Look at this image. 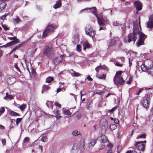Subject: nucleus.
<instances>
[{"label":"nucleus","instance_id":"57","mask_svg":"<svg viewBox=\"0 0 153 153\" xmlns=\"http://www.w3.org/2000/svg\"><path fill=\"white\" fill-rule=\"evenodd\" d=\"M36 7L37 8V9L38 10L40 11L42 10V7L41 6H39V5H37V6H36Z\"/></svg>","mask_w":153,"mask_h":153},{"label":"nucleus","instance_id":"38","mask_svg":"<svg viewBox=\"0 0 153 153\" xmlns=\"http://www.w3.org/2000/svg\"><path fill=\"white\" fill-rule=\"evenodd\" d=\"M41 140L42 142H45L47 140V138L46 136H43L41 138Z\"/></svg>","mask_w":153,"mask_h":153},{"label":"nucleus","instance_id":"52","mask_svg":"<svg viewBox=\"0 0 153 153\" xmlns=\"http://www.w3.org/2000/svg\"><path fill=\"white\" fill-rule=\"evenodd\" d=\"M54 105H55L56 106L59 107H61V105L60 104L57 103V102H56L54 103Z\"/></svg>","mask_w":153,"mask_h":153},{"label":"nucleus","instance_id":"13","mask_svg":"<svg viewBox=\"0 0 153 153\" xmlns=\"http://www.w3.org/2000/svg\"><path fill=\"white\" fill-rule=\"evenodd\" d=\"M116 42V40L114 38H111L108 41V45L109 47L114 45Z\"/></svg>","mask_w":153,"mask_h":153},{"label":"nucleus","instance_id":"10","mask_svg":"<svg viewBox=\"0 0 153 153\" xmlns=\"http://www.w3.org/2000/svg\"><path fill=\"white\" fill-rule=\"evenodd\" d=\"M147 27L151 28L153 27V16L149 17V21L147 24Z\"/></svg>","mask_w":153,"mask_h":153},{"label":"nucleus","instance_id":"14","mask_svg":"<svg viewBox=\"0 0 153 153\" xmlns=\"http://www.w3.org/2000/svg\"><path fill=\"white\" fill-rule=\"evenodd\" d=\"M61 1L60 0H58L56 1L55 4L53 5V7L55 9H56L60 7L61 6Z\"/></svg>","mask_w":153,"mask_h":153},{"label":"nucleus","instance_id":"31","mask_svg":"<svg viewBox=\"0 0 153 153\" xmlns=\"http://www.w3.org/2000/svg\"><path fill=\"white\" fill-rule=\"evenodd\" d=\"M12 42H10L7 43L6 45H3L1 46H0V48H3V47L6 48V47H7L9 46H11V45H10V44H12Z\"/></svg>","mask_w":153,"mask_h":153},{"label":"nucleus","instance_id":"39","mask_svg":"<svg viewBox=\"0 0 153 153\" xmlns=\"http://www.w3.org/2000/svg\"><path fill=\"white\" fill-rule=\"evenodd\" d=\"M59 58H56L54 60V63L55 64H58L60 61H61V60L59 59Z\"/></svg>","mask_w":153,"mask_h":153},{"label":"nucleus","instance_id":"30","mask_svg":"<svg viewBox=\"0 0 153 153\" xmlns=\"http://www.w3.org/2000/svg\"><path fill=\"white\" fill-rule=\"evenodd\" d=\"M11 42H13L12 43L10 44V45L11 46L19 42V40L18 39H17L16 37V39H15L14 41H12Z\"/></svg>","mask_w":153,"mask_h":153},{"label":"nucleus","instance_id":"43","mask_svg":"<svg viewBox=\"0 0 153 153\" xmlns=\"http://www.w3.org/2000/svg\"><path fill=\"white\" fill-rule=\"evenodd\" d=\"M143 89L140 88L139 91H137L136 92V94L137 95H138L140 94V93L143 90Z\"/></svg>","mask_w":153,"mask_h":153},{"label":"nucleus","instance_id":"3","mask_svg":"<svg viewBox=\"0 0 153 153\" xmlns=\"http://www.w3.org/2000/svg\"><path fill=\"white\" fill-rule=\"evenodd\" d=\"M123 72L122 71L117 72L114 77V83L117 86L122 85L124 83L125 81L123 80V78L121 76L122 73Z\"/></svg>","mask_w":153,"mask_h":153},{"label":"nucleus","instance_id":"33","mask_svg":"<svg viewBox=\"0 0 153 153\" xmlns=\"http://www.w3.org/2000/svg\"><path fill=\"white\" fill-rule=\"evenodd\" d=\"M42 88L43 91H45L49 89H50V87L48 85H43Z\"/></svg>","mask_w":153,"mask_h":153},{"label":"nucleus","instance_id":"42","mask_svg":"<svg viewBox=\"0 0 153 153\" xmlns=\"http://www.w3.org/2000/svg\"><path fill=\"white\" fill-rule=\"evenodd\" d=\"M113 25L115 26H120L121 25L120 24H119L117 21L113 22Z\"/></svg>","mask_w":153,"mask_h":153},{"label":"nucleus","instance_id":"22","mask_svg":"<svg viewBox=\"0 0 153 153\" xmlns=\"http://www.w3.org/2000/svg\"><path fill=\"white\" fill-rule=\"evenodd\" d=\"M13 23L14 24L18 23L20 22L21 21V20L19 19V17L18 16H17L16 18L13 19Z\"/></svg>","mask_w":153,"mask_h":153},{"label":"nucleus","instance_id":"29","mask_svg":"<svg viewBox=\"0 0 153 153\" xmlns=\"http://www.w3.org/2000/svg\"><path fill=\"white\" fill-rule=\"evenodd\" d=\"M80 144L81 146L83 148V150L85 149L84 148V146L85 144V141L84 140H82L80 141Z\"/></svg>","mask_w":153,"mask_h":153},{"label":"nucleus","instance_id":"56","mask_svg":"<svg viewBox=\"0 0 153 153\" xmlns=\"http://www.w3.org/2000/svg\"><path fill=\"white\" fill-rule=\"evenodd\" d=\"M3 146H4L6 144V140L5 139H3L1 140Z\"/></svg>","mask_w":153,"mask_h":153},{"label":"nucleus","instance_id":"26","mask_svg":"<svg viewBox=\"0 0 153 153\" xmlns=\"http://www.w3.org/2000/svg\"><path fill=\"white\" fill-rule=\"evenodd\" d=\"M9 114L10 115L12 116L19 115V114L17 113L12 110L10 111Z\"/></svg>","mask_w":153,"mask_h":153},{"label":"nucleus","instance_id":"50","mask_svg":"<svg viewBox=\"0 0 153 153\" xmlns=\"http://www.w3.org/2000/svg\"><path fill=\"white\" fill-rule=\"evenodd\" d=\"M113 147V145L110 143H109L108 144L107 146V147L110 148V149Z\"/></svg>","mask_w":153,"mask_h":153},{"label":"nucleus","instance_id":"41","mask_svg":"<svg viewBox=\"0 0 153 153\" xmlns=\"http://www.w3.org/2000/svg\"><path fill=\"white\" fill-rule=\"evenodd\" d=\"M97 76L98 78L100 79H105V76L104 74H103V75H97Z\"/></svg>","mask_w":153,"mask_h":153},{"label":"nucleus","instance_id":"16","mask_svg":"<svg viewBox=\"0 0 153 153\" xmlns=\"http://www.w3.org/2000/svg\"><path fill=\"white\" fill-rule=\"evenodd\" d=\"M7 4L4 2L0 3V11L4 9L6 6Z\"/></svg>","mask_w":153,"mask_h":153},{"label":"nucleus","instance_id":"19","mask_svg":"<svg viewBox=\"0 0 153 153\" xmlns=\"http://www.w3.org/2000/svg\"><path fill=\"white\" fill-rule=\"evenodd\" d=\"M70 71H72L74 72L73 73H71V76L73 77L78 76H79L80 75V74L78 72H76L75 71H74L72 69H71L70 70Z\"/></svg>","mask_w":153,"mask_h":153},{"label":"nucleus","instance_id":"51","mask_svg":"<svg viewBox=\"0 0 153 153\" xmlns=\"http://www.w3.org/2000/svg\"><path fill=\"white\" fill-rule=\"evenodd\" d=\"M14 66L16 68V69L19 72H20V70L19 68L18 67L16 64H15L14 65Z\"/></svg>","mask_w":153,"mask_h":153},{"label":"nucleus","instance_id":"7","mask_svg":"<svg viewBox=\"0 0 153 153\" xmlns=\"http://www.w3.org/2000/svg\"><path fill=\"white\" fill-rule=\"evenodd\" d=\"M141 68L144 71H147L151 75H153V66L152 64L149 66L145 65H142Z\"/></svg>","mask_w":153,"mask_h":153},{"label":"nucleus","instance_id":"4","mask_svg":"<svg viewBox=\"0 0 153 153\" xmlns=\"http://www.w3.org/2000/svg\"><path fill=\"white\" fill-rule=\"evenodd\" d=\"M86 35L92 37L93 39L94 37L96 34V31L94 30L89 24L87 25L85 28Z\"/></svg>","mask_w":153,"mask_h":153},{"label":"nucleus","instance_id":"23","mask_svg":"<svg viewBox=\"0 0 153 153\" xmlns=\"http://www.w3.org/2000/svg\"><path fill=\"white\" fill-rule=\"evenodd\" d=\"M23 42H22L21 43L17 45H16L12 50V51L11 52V53L15 51L18 48H19L21 47L22 46Z\"/></svg>","mask_w":153,"mask_h":153},{"label":"nucleus","instance_id":"61","mask_svg":"<svg viewBox=\"0 0 153 153\" xmlns=\"http://www.w3.org/2000/svg\"><path fill=\"white\" fill-rule=\"evenodd\" d=\"M116 65L117 66L119 67H122L123 66V65L122 64H120L118 63H116Z\"/></svg>","mask_w":153,"mask_h":153},{"label":"nucleus","instance_id":"58","mask_svg":"<svg viewBox=\"0 0 153 153\" xmlns=\"http://www.w3.org/2000/svg\"><path fill=\"white\" fill-rule=\"evenodd\" d=\"M8 38L10 40H13V41H14V39H16V37L14 36V37H8Z\"/></svg>","mask_w":153,"mask_h":153},{"label":"nucleus","instance_id":"1","mask_svg":"<svg viewBox=\"0 0 153 153\" xmlns=\"http://www.w3.org/2000/svg\"><path fill=\"white\" fill-rule=\"evenodd\" d=\"M139 23L138 25L137 20L133 22V32L129 33L127 36V40L129 43L132 41H133L134 43L137 39V36L138 35L139 39L137 43V47L144 45V41L146 38V36L140 30L141 28L140 20Z\"/></svg>","mask_w":153,"mask_h":153},{"label":"nucleus","instance_id":"40","mask_svg":"<svg viewBox=\"0 0 153 153\" xmlns=\"http://www.w3.org/2000/svg\"><path fill=\"white\" fill-rule=\"evenodd\" d=\"M132 80V78L130 77L129 78V79L126 81V83L128 84H130Z\"/></svg>","mask_w":153,"mask_h":153},{"label":"nucleus","instance_id":"11","mask_svg":"<svg viewBox=\"0 0 153 153\" xmlns=\"http://www.w3.org/2000/svg\"><path fill=\"white\" fill-rule=\"evenodd\" d=\"M100 143H103L109 142L107 137L105 135H102L100 137Z\"/></svg>","mask_w":153,"mask_h":153},{"label":"nucleus","instance_id":"36","mask_svg":"<svg viewBox=\"0 0 153 153\" xmlns=\"http://www.w3.org/2000/svg\"><path fill=\"white\" fill-rule=\"evenodd\" d=\"M146 134H140L137 136V138H146Z\"/></svg>","mask_w":153,"mask_h":153},{"label":"nucleus","instance_id":"6","mask_svg":"<svg viewBox=\"0 0 153 153\" xmlns=\"http://www.w3.org/2000/svg\"><path fill=\"white\" fill-rule=\"evenodd\" d=\"M56 28L57 26L54 25H48L43 32L42 37L44 38L45 37L48 33L53 31Z\"/></svg>","mask_w":153,"mask_h":153},{"label":"nucleus","instance_id":"5","mask_svg":"<svg viewBox=\"0 0 153 153\" xmlns=\"http://www.w3.org/2000/svg\"><path fill=\"white\" fill-rule=\"evenodd\" d=\"M54 51L51 45H48L45 47L43 49V54L45 56L50 57L53 55Z\"/></svg>","mask_w":153,"mask_h":153},{"label":"nucleus","instance_id":"45","mask_svg":"<svg viewBox=\"0 0 153 153\" xmlns=\"http://www.w3.org/2000/svg\"><path fill=\"white\" fill-rule=\"evenodd\" d=\"M5 111V109L4 107H2L0 108V114L1 115L3 113H4Z\"/></svg>","mask_w":153,"mask_h":153},{"label":"nucleus","instance_id":"9","mask_svg":"<svg viewBox=\"0 0 153 153\" xmlns=\"http://www.w3.org/2000/svg\"><path fill=\"white\" fill-rule=\"evenodd\" d=\"M134 4L136 8L137 12L142 10V4L140 1H135L134 3Z\"/></svg>","mask_w":153,"mask_h":153},{"label":"nucleus","instance_id":"48","mask_svg":"<svg viewBox=\"0 0 153 153\" xmlns=\"http://www.w3.org/2000/svg\"><path fill=\"white\" fill-rule=\"evenodd\" d=\"M117 152L118 153H120L122 149V146H118L117 148Z\"/></svg>","mask_w":153,"mask_h":153},{"label":"nucleus","instance_id":"59","mask_svg":"<svg viewBox=\"0 0 153 153\" xmlns=\"http://www.w3.org/2000/svg\"><path fill=\"white\" fill-rule=\"evenodd\" d=\"M87 79H88V80L90 81H92L93 80V79L89 75L87 77Z\"/></svg>","mask_w":153,"mask_h":153},{"label":"nucleus","instance_id":"37","mask_svg":"<svg viewBox=\"0 0 153 153\" xmlns=\"http://www.w3.org/2000/svg\"><path fill=\"white\" fill-rule=\"evenodd\" d=\"M76 49L79 52H80L81 50V45H76Z\"/></svg>","mask_w":153,"mask_h":153},{"label":"nucleus","instance_id":"12","mask_svg":"<svg viewBox=\"0 0 153 153\" xmlns=\"http://www.w3.org/2000/svg\"><path fill=\"white\" fill-rule=\"evenodd\" d=\"M150 102L149 101L144 99L143 100L142 102V105L143 106L146 108H148L149 106Z\"/></svg>","mask_w":153,"mask_h":153},{"label":"nucleus","instance_id":"17","mask_svg":"<svg viewBox=\"0 0 153 153\" xmlns=\"http://www.w3.org/2000/svg\"><path fill=\"white\" fill-rule=\"evenodd\" d=\"M16 79L14 77L9 78L7 79V82L9 84H11L13 83L15 81Z\"/></svg>","mask_w":153,"mask_h":153},{"label":"nucleus","instance_id":"63","mask_svg":"<svg viewBox=\"0 0 153 153\" xmlns=\"http://www.w3.org/2000/svg\"><path fill=\"white\" fill-rule=\"evenodd\" d=\"M62 88H58L57 89L56 93H58V92H60L61 91V90H62Z\"/></svg>","mask_w":153,"mask_h":153},{"label":"nucleus","instance_id":"53","mask_svg":"<svg viewBox=\"0 0 153 153\" xmlns=\"http://www.w3.org/2000/svg\"><path fill=\"white\" fill-rule=\"evenodd\" d=\"M2 26L5 31L9 30V29L7 27H6L5 25H3Z\"/></svg>","mask_w":153,"mask_h":153},{"label":"nucleus","instance_id":"44","mask_svg":"<svg viewBox=\"0 0 153 153\" xmlns=\"http://www.w3.org/2000/svg\"><path fill=\"white\" fill-rule=\"evenodd\" d=\"M22 120L21 118H18L16 119V125H18Z\"/></svg>","mask_w":153,"mask_h":153},{"label":"nucleus","instance_id":"27","mask_svg":"<svg viewBox=\"0 0 153 153\" xmlns=\"http://www.w3.org/2000/svg\"><path fill=\"white\" fill-rule=\"evenodd\" d=\"M96 141L97 140L95 139L92 140L90 143L89 145V146H90V145H91L92 146H93L96 143Z\"/></svg>","mask_w":153,"mask_h":153},{"label":"nucleus","instance_id":"64","mask_svg":"<svg viewBox=\"0 0 153 153\" xmlns=\"http://www.w3.org/2000/svg\"><path fill=\"white\" fill-rule=\"evenodd\" d=\"M122 29L123 30V34H124L125 33V27H122Z\"/></svg>","mask_w":153,"mask_h":153},{"label":"nucleus","instance_id":"25","mask_svg":"<svg viewBox=\"0 0 153 153\" xmlns=\"http://www.w3.org/2000/svg\"><path fill=\"white\" fill-rule=\"evenodd\" d=\"M46 104L48 108H52L53 107V103L51 102L47 101Z\"/></svg>","mask_w":153,"mask_h":153},{"label":"nucleus","instance_id":"54","mask_svg":"<svg viewBox=\"0 0 153 153\" xmlns=\"http://www.w3.org/2000/svg\"><path fill=\"white\" fill-rule=\"evenodd\" d=\"M29 140V138L27 137L24 138L23 141L24 142H27Z\"/></svg>","mask_w":153,"mask_h":153},{"label":"nucleus","instance_id":"34","mask_svg":"<svg viewBox=\"0 0 153 153\" xmlns=\"http://www.w3.org/2000/svg\"><path fill=\"white\" fill-rule=\"evenodd\" d=\"M63 113L65 115H70L71 114V113L68 110H64L62 111Z\"/></svg>","mask_w":153,"mask_h":153},{"label":"nucleus","instance_id":"24","mask_svg":"<svg viewBox=\"0 0 153 153\" xmlns=\"http://www.w3.org/2000/svg\"><path fill=\"white\" fill-rule=\"evenodd\" d=\"M53 80V77L51 76H49L48 77L46 80V82L48 83H50Z\"/></svg>","mask_w":153,"mask_h":153},{"label":"nucleus","instance_id":"15","mask_svg":"<svg viewBox=\"0 0 153 153\" xmlns=\"http://www.w3.org/2000/svg\"><path fill=\"white\" fill-rule=\"evenodd\" d=\"M79 41V36L77 35H75L72 39V41L74 45L78 43Z\"/></svg>","mask_w":153,"mask_h":153},{"label":"nucleus","instance_id":"49","mask_svg":"<svg viewBox=\"0 0 153 153\" xmlns=\"http://www.w3.org/2000/svg\"><path fill=\"white\" fill-rule=\"evenodd\" d=\"M8 13L5 14L4 15L0 17V19H5L6 16L7 15Z\"/></svg>","mask_w":153,"mask_h":153},{"label":"nucleus","instance_id":"60","mask_svg":"<svg viewBox=\"0 0 153 153\" xmlns=\"http://www.w3.org/2000/svg\"><path fill=\"white\" fill-rule=\"evenodd\" d=\"M105 147V145L102 144V145L100 146V147L99 148V149L100 150H101V149H103Z\"/></svg>","mask_w":153,"mask_h":153},{"label":"nucleus","instance_id":"32","mask_svg":"<svg viewBox=\"0 0 153 153\" xmlns=\"http://www.w3.org/2000/svg\"><path fill=\"white\" fill-rule=\"evenodd\" d=\"M117 128L116 125L115 124H112L110 125V128L112 130H113Z\"/></svg>","mask_w":153,"mask_h":153},{"label":"nucleus","instance_id":"35","mask_svg":"<svg viewBox=\"0 0 153 153\" xmlns=\"http://www.w3.org/2000/svg\"><path fill=\"white\" fill-rule=\"evenodd\" d=\"M26 106V104H23L19 106V108L22 111L25 108Z\"/></svg>","mask_w":153,"mask_h":153},{"label":"nucleus","instance_id":"18","mask_svg":"<svg viewBox=\"0 0 153 153\" xmlns=\"http://www.w3.org/2000/svg\"><path fill=\"white\" fill-rule=\"evenodd\" d=\"M8 99L10 100H12L13 99V96L8 94V93H6L5 96L4 97V99L5 100H7Z\"/></svg>","mask_w":153,"mask_h":153},{"label":"nucleus","instance_id":"2","mask_svg":"<svg viewBox=\"0 0 153 153\" xmlns=\"http://www.w3.org/2000/svg\"><path fill=\"white\" fill-rule=\"evenodd\" d=\"M88 9H91L92 12L93 14L95 16L97 19L98 23L100 26V28L99 30L100 31L102 30H105L106 28L105 23V20L102 18V17L100 15H97V14L96 8L94 7L92 8H86L85 9H82L80 11L81 13L83 10H88Z\"/></svg>","mask_w":153,"mask_h":153},{"label":"nucleus","instance_id":"46","mask_svg":"<svg viewBox=\"0 0 153 153\" xmlns=\"http://www.w3.org/2000/svg\"><path fill=\"white\" fill-rule=\"evenodd\" d=\"M117 108V107L115 106L113 108L109 110V111L110 113H112L114 111H115Z\"/></svg>","mask_w":153,"mask_h":153},{"label":"nucleus","instance_id":"20","mask_svg":"<svg viewBox=\"0 0 153 153\" xmlns=\"http://www.w3.org/2000/svg\"><path fill=\"white\" fill-rule=\"evenodd\" d=\"M93 104V101L92 100H89L88 102L86 105V107L87 108L89 109L91 107Z\"/></svg>","mask_w":153,"mask_h":153},{"label":"nucleus","instance_id":"21","mask_svg":"<svg viewBox=\"0 0 153 153\" xmlns=\"http://www.w3.org/2000/svg\"><path fill=\"white\" fill-rule=\"evenodd\" d=\"M83 46L84 50H85L86 48H89V44L86 42L83 43Z\"/></svg>","mask_w":153,"mask_h":153},{"label":"nucleus","instance_id":"28","mask_svg":"<svg viewBox=\"0 0 153 153\" xmlns=\"http://www.w3.org/2000/svg\"><path fill=\"white\" fill-rule=\"evenodd\" d=\"M152 95V94L151 93H148L146 96V99H145L149 101L150 100V97Z\"/></svg>","mask_w":153,"mask_h":153},{"label":"nucleus","instance_id":"8","mask_svg":"<svg viewBox=\"0 0 153 153\" xmlns=\"http://www.w3.org/2000/svg\"><path fill=\"white\" fill-rule=\"evenodd\" d=\"M135 146L137 149V150H139L140 152L142 151L144 152L145 149V145L143 143H142V142L140 141L136 142Z\"/></svg>","mask_w":153,"mask_h":153},{"label":"nucleus","instance_id":"47","mask_svg":"<svg viewBox=\"0 0 153 153\" xmlns=\"http://www.w3.org/2000/svg\"><path fill=\"white\" fill-rule=\"evenodd\" d=\"M78 131L75 130L72 132V134L74 136L78 135Z\"/></svg>","mask_w":153,"mask_h":153},{"label":"nucleus","instance_id":"55","mask_svg":"<svg viewBox=\"0 0 153 153\" xmlns=\"http://www.w3.org/2000/svg\"><path fill=\"white\" fill-rule=\"evenodd\" d=\"M131 153H141L139 150H134V151H132Z\"/></svg>","mask_w":153,"mask_h":153},{"label":"nucleus","instance_id":"62","mask_svg":"<svg viewBox=\"0 0 153 153\" xmlns=\"http://www.w3.org/2000/svg\"><path fill=\"white\" fill-rule=\"evenodd\" d=\"M114 123L116 124H118L119 123V120L118 119H115L114 120Z\"/></svg>","mask_w":153,"mask_h":153}]
</instances>
